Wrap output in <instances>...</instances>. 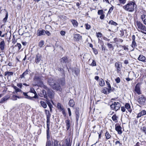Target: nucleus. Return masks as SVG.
I'll return each instance as SVG.
<instances>
[{
	"instance_id": "nucleus-17",
	"label": "nucleus",
	"mask_w": 146,
	"mask_h": 146,
	"mask_svg": "<svg viewBox=\"0 0 146 146\" xmlns=\"http://www.w3.org/2000/svg\"><path fill=\"white\" fill-rule=\"evenodd\" d=\"M145 115H146V111L143 110L138 114L137 117L138 118Z\"/></svg>"
},
{
	"instance_id": "nucleus-9",
	"label": "nucleus",
	"mask_w": 146,
	"mask_h": 146,
	"mask_svg": "<svg viewBox=\"0 0 146 146\" xmlns=\"http://www.w3.org/2000/svg\"><path fill=\"white\" fill-rule=\"evenodd\" d=\"M105 12L102 9L99 10L98 12V14L100 15V18H104L105 17Z\"/></svg>"
},
{
	"instance_id": "nucleus-52",
	"label": "nucleus",
	"mask_w": 146,
	"mask_h": 146,
	"mask_svg": "<svg viewBox=\"0 0 146 146\" xmlns=\"http://www.w3.org/2000/svg\"><path fill=\"white\" fill-rule=\"evenodd\" d=\"M111 118L114 121L117 120V117L116 115H114Z\"/></svg>"
},
{
	"instance_id": "nucleus-14",
	"label": "nucleus",
	"mask_w": 146,
	"mask_h": 146,
	"mask_svg": "<svg viewBox=\"0 0 146 146\" xmlns=\"http://www.w3.org/2000/svg\"><path fill=\"white\" fill-rule=\"evenodd\" d=\"M135 92L138 94H141L140 88L138 84H137L135 87Z\"/></svg>"
},
{
	"instance_id": "nucleus-50",
	"label": "nucleus",
	"mask_w": 146,
	"mask_h": 146,
	"mask_svg": "<svg viewBox=\"0 0 146 146\" xmlns=\"http://www.w3.org/2000/svg\"><path fill=\"white\" fill-rule=\"evenodd\" d=\"M47 103L48 106L50 108V110L51 111V110H52V105L51 104V103L49 102H47Z\"/></svg>"
},
{
	"instance_id": "nucleus-40",
	"label": "nucleus",
	"mask_w": 146,
	"mask_h": 146,
	"mask_svg": "<svg viewBox=\"0 0 146 146\" xmlns=\"http://www.w3.org/2000/svg\"><path fill=\"white\" fill-rule=\"evenodd\" d=\"M137 46V45L135 41H132V44H131L132 47L133 49H134Z\"/></svg>"
},
{
	"instance_id": "nucleus-58",
	"label": "nucleus",
	"mask_w": 146,
	"mask_h": 146,
	"mask_svg": "<svg viewBox=\"0 0 146 146\" xmlns=\"http://www.w3.org/2000/svg\"><path fill=\"white\" fill-rule=\"evenodd\" d=\"M30 92L33 93L34 94V93H36V92L33 88H31V89L30 91Z\"/></svg>"
},
{
	"instance_id": "nucleus-43",
	"label": "nucleus",
	"mask_w": 146,
	"mask_h": 146,
	"mask_svg": "<svg viewBox=\"0 0 146 146\" xmlns=\"http://www.w3.org/2000/svg\"><path fill=\"white\" fill-rule=\"evenodd\" d=\"M58 142L57 140H54V146H61L60 143L58 144Z\"/></svg>"
},
{
	"instance_id": "nucleus-48",
	"label": "nucleus",
	"mask_w": 146,
	"mask_h": 146,
	"mask_svg": "<svg viewBox=\"0 0 146 146\" xmlns=\"http://www.w3.org/2000/svg\"><path fill=\"white\" fill-rule=\"evenodd\" d=\"M122 48H123L124 50L128 51L129 50V49L128 48V45H123L122 46Z\"/></svg>"
},
{
	"instance_id": "nucleus-39",
	"label": "nucleus",
	"mask_w": 146,
	"mask_h": 146,
	"mask_svg": "<svg viewBox=\"0 0 146 146\" xmlns=\"http://www.w3.org/2000/svg\"><path fill=\"white\" fill-rule=\"evenodd\" d=\"M42 94L44 96V97L46 99H47L48 97L47 96V94L45 90H43L42 91Z\"/></svg>"
},
{
	"instance_id": "nucleus-61",
	"label": "nucleus",
	"mask_w": 146,
	"mask_h": 146,
	"mask_svg": "<svg viewBox=\"0 0 146 146\" xmlns=\"http://www.w3.org/2000/svg\"><path fill=\"white\" fill-rule=\"evenodd\" d=\"M57 107L58 109H59L62 106L61 104L59 103H58L57 105Z\"/></svg>"
},
{
	"instance_id": "nucleus-42",
	"label": "nucleus",
	"mask_w": 146,
	"mask_h": 146,
	"mask_svg": "<svg viewBox=\"0 0 146 146\" xmlns=\"http://www.w3.org/2000/svg\"><path fill=\"white\" fill-rule=\"evenodd\" d=\"M107 90L108 91V88L106 87L104 88L102 91V92L104 93V94H107Z\"/></svg>"
},
{
	"instance_id": "nucleus-45",
	"label": "nucleus",
	"mask_w": 146,
	"mask_h": 146,
	"mask_svg": "<svg viewBox=\"0 0 146 146\" xmlns=\"http://www.w3.org/2000/svg\"><path fill=\"white\" fill-rule=\"evenodd\" d=\"M109 23L115 26H116L117 25V24L116 22H114L112 20L110 21L109 22Z\"/></svg>"
},
{
	"instance_id": "nucleus-49",
	"label": "nucleus",
	"mask_w": 146,
	"mask_h": 146,
	"mask_svg": "<svg viewBox=\"0 0 146 146\" xmlns=\"http://www.w3.org/2000/svg\"><path fill=\"white\" fill-rule=\"evenodd\" d=\"M90 65L93 66H96V62L94 60H93L92 63L90 64Z\"/></svg>"
},
{
	"instance_id": "nucleus-44",
	"label": "nucleus",
	"mask_w": 146,
	"mask_h": 146,
	"mask_svg": "<svg viewBox=\"0 0 146 146\" xmlns=\"http://www.w3.org/2000/svg\"><path fill=\"white\" fill-rule=\"evenodd\" d=\"M50 130H46V136L47 140H49L50 138Z\"/></svg>"
},
{
	"instance_id": "nucleus-56",
	"label": "nucleus",
	"mask_w": 146,
	"mask_h": 146,
	"mask_svg": "<svg viewBox=\"0 0 146 146\" xmlns=\"http://www.w3.org/2000/svg\"><path fill=\"white\" fill-rule=\"evenodd\" d=\"M92 49L93 50L95 54H98V51L96 49L94 48H92Z\"/></svg>"
},
{
	"instance_id": "nucleus-35",
	"label": "nucleus",
	"mask_w": 146,
	"mask_h": 146,
	"mask_svg": "<svg viewBox=\"0 0 146 146\" xmlns=\"http://www.w3.org/2000/svg\"><path fill=\"white\" fill-rule=\"evenodd\" d=\"M53 143L50 140H47L46 143V146H52Z\"/></svg>"
},
{
	"instance_id": "nucleus-36",
	"label": "nucleus",
	"mask_w": 146,
	"mask_h": 146,
	"mask_svg": "<svg viewBox=\"0 0 146 146\" xmlns=\"http://www.w3.org/2000/svg\"><path fill=\"white\" fill-rule=\"evenodd\" d=\"M71 22L73 25L75 27H77L78 25V22L75 20L73 19L71 21Z\"/></svg>"
},
{
	"instance_id": "nucleus-51",
	"label": "nucleus",
	"mask_w": 146,
	"mask_h": 146,
	"mask_svg": "<svg viewBox=\"0 0 146 146\" xmlns=\"http://www.w3.org/2000/svg\"><path fill=\"white\" fill-rule=\"evenodd\" d=\"M86 29L87 30H89L90 29L91 27L90 25L88 23H86L85 25Z\"/></svg>"
},
{
	"instance_id": "nucleus-7",
	"label": "nucleus",
	"mask_w": 146,
	"mask_h": 146,
	"mask_svg": "<svg viewBox=\"0 0 146 146\" xmlns=\"http://www.w3.org/2000/svg\"><path fill=\"white\" fill-rule=\"evenodd\" d=\"M74 40L78 41H79L82 38V36L79 34H74L73 36Z\"/></svg>"
},
{
	"instance_id": "nucleus-29",
	"label": "nucleus",
	"mask_w": 146,
	"mask_h": 146,
	"mask_svg": "<svg viewBox=\"0 0 146 146\" xmlns=\"http://www.w3.org/2000/svg\"><path fill=\"white\" fill-rule=\"evenodd\" d=\"M27 93L26 92H23V94L25 96V98L28 100H32V98L27 95Z\"/></svg>"
},
{
	"instance_id": "nucleus-20",
	"label": "nucleus",
	"mask_w": 146,
	"mask_h": 146,
	"mask_svg": "<svg viewBox=\"0 0 146 146\" xmlns=\"http://www.w3.org/2000/svg\"><path fill=\"white\" fill-rule=\"evenodd\" d=\"M5 42L4 40H3L0 42V49L2 51L4 50L5 48Z\"/></svg>"
},
{
	"instance_id": "nucleus-10",
	"label": "nucleus",
	"mask_w": 146,
	"mask_h": 146,
	"mask_svg": "<svg viewBox=\"0 0 146 146\" xmlns=\"http://www.w3.org/2000/svg\"><path fill=\"white\" fill-rule=\"evenodd\" d=\"M114 42L116 43L117 44H119L120 43H122L123 40L119 38H113Z\"/></svg>"
},
{
	"instance_id": "nucleus-21",
	"label": "nucleus",
	"mask_w": 146,
	"mask_h": 146,
	"mask_svg": "<svg viewBox=\"0 0 146 146\" xmlns=\"http://www.w3.org/2000/svg\"><path fill=\"white\" fill-rule=\"evenodd\" d=\"M125 108L130 113H131L132 111V110L131 107L129 103H126L125 105Z\"/></svg>"
},
{
	"instance_id": "nucleus-25",
	"label": "nucleus",
	"mask_w": 146,
	"mask_h": 146,
	"mask_svg": "<svg viewBox=\"0 0 146 146\" xmlns=\"http://www.w3.org/2000/svg\"><path fill=\"white\" fill-rule=\"evenodd\" d=\"M45 111L46 115V119H50L51 114L50 113L49 111L47 110H45Z\"/></svg>"
},
{
	"instance_id": "nucleus-46",
	"label": "nucleus",
	"mask_w": 146,
	"mask_h": 146,
	"mask_svg": "<svg viewBox=\"0 0 146 146\" xmlns=\"http://www.w3.org/2000/svg\"><path fill=\"white\" fill-rule=\"evenodd\" d=\"M114 7L113 6H112L110 8L108 12V14H110L112 11L113 10V9Z\"/></svg>"
},
{
	"instance_id": "nucleus-62",
	"label": "nucleus",
	"mask_w": 146,
	"mask_h": 146,
	"mask_svg": "<svg viewBox=\"0 0 146 146\" xmlns=\"http://www.w3.org/2000/svg\"><path fill=\"white\" fill-rule=\"evenodd\" d=\"M57 107L58 109H59L62 106L61 104L59 103H58L57 105Z\"/></svg>"
},
{
	"instance_id": "nucleus-30",
	"label": "nucleus",
	"mask_w": 146,
	"mask_h": 146,
	"mask_svg": "<svg viewBox=\"0 0 146 146\" xmlns=\"http://www.w3.org/2000/svg\"><path fill=\"white\" fill-rule=\"evenodd\" d=\"M13 87L15 90V93H17V92H21L22 93V91L21 90V89H20L18 88L17 86H13Z\"/></svg>"
},
{
	"instance_id": "nucleus-41",
	"label": "nucleus",
	"mask_w": 146,
	"mask_h": 146,
	"mask_svg": "<svg viewBox=\"0 0 146 146\" xmlns=\"http://www.w3.org/2000/svg\"><path fill=\"white\" fill-rule=\"evenodd\" d=\"M106 83L107 85H108V93H109L110 92V91L111 90V86L110 84V83L108 81H106Z\"/></svg>"
},
{
	"instance_id": "nucleus-23",
	"label": "nucleus",
	"mask_w": 146,
	"mask_h": 146,
	"mask_svg": "<svg viewBox=\"0 0 146 146\" xmlns=\"http://www.w3.org/2000/svg\"><path fill=\"white\" fill-rule=\"evenodd\" d=\"M65 123L66 126L67 130H68L70 127V122L69 119H68L66 121Z\"/></svg>"
},
{
	"instance_id": "nucleus-63",
	"label": "nucleus",
	"mask_w": 146,
	"mask_h": 146,
	"mask_svg": "<svg viewBox=\"0 0 146 146\" xmlns=\"http://www.w3.org/2000/svg\"><path fill=\"white\" fill-rule=\"evenodd\" d=\"M121 110L123 112H125V107H124V106L121 107Z\"/></svg>"
},
{
	"instance_id": "nucleus-4",
	"label": "nucleus",
	"mask_w": 146,
	"mask_h": 146,
	"mask_svg": "<svg viewBox=\"0 0 146 146\" xmlns=\"http://www.w3.org/2000/svg\"><path fill=\"white\" fill-rule=\"evenodd\" d=\"M121 105L120 103L114 102L110 105V107L112 110H115L116 111L120 109Z\"/></svg>"
},
{
	"instance_id": "nucleus-60",
	"label": "nucleus",
	"mask_w": 146,
	"mask_h": 146,
	"mask_svg": "<svg viewBox=\"0 0 146 146\" xmlns=\"http://www.w3.org/2000/svg\"><path fill=\"white\" fill-rule=\"evenodd\" d=\"M17 86L20 88H22L23 86L22 84L21 83H19L17 84Z\"/></svg>"
},
{
	"instance_id": "nucleus-15",
	"label": "nucleus",
	"mask_w": 146,
	"mask_h": 146,
	"mask_svg": "<svg viewBox=\"0 0 146 146\" xmlns=\"http://www.w3.org/2000/svg\"><path fill=\"white\" fill-rule=\"evenodd\" d=\"M33 79L34 81L37 83H38L40 80V76L37 74L35 75Z\"/></svg>"
},
{
	"instance_id": "nucleus-16",
	"label": "nucleus",
	"mask_w": 146,
	"mask_h": 146,
	"mask_svg": "<svg viewBox=\"0 0 146 146\" xmlns=\"http://www.w3.org/2000/svg\"><path fill=\"white\" fill-rule=\"evenodd\" d=\"M121 127L120 125H118L115 127V130L117 131L118 134H121L122 132L121 130Z\"/></svg>"
},
{
	"instance_id": "nucleus-2",
	"label": "nucleus",
	"mask_w": 146,
	"mask_h": 146,
	"mask_svg": "<svg viewBox=\"0 0 146 146\" xmlns=\"http://www.w3.org/2000/svg\"><path fill=\"white\" fill-rule=\"evenodd\" d=\"M137 5L135 1H130L125 5L124 6L123 8L126 11L129 12H132L134 11L135 7Z\"/></svg>"
},
{
	"instance_id": "nucleus-54",
	"label": "nucleus",
	"mask_w": 146,
	"mask_h": 146,
	"mask_svg": "<svg viewBox=\"0 0 146 146\" xmlns=\"http://www.w3.org/2000/svg\"><path fill=\"white\" fill-rule=\"evenodd\" d=\"M120 3L122 4H124L126 2L127 0H118Z\"/></svg>"
},
{
	"instance_id": "nucleus-34",
	"label": "nucleus",
	"mask_w": 146,
	"mask_h": 146,
	"mask_svg": "<svg viewBox=\"0 0 146 146\" xmlns=\"http://www.w3.org/2000/svg\"><path fill=\"white\" fill-rule=\"evenodd\" d=\"M50 119H46V125L47 129L46 130H50Z\"/></svg>"
},
{
	"instance_id": "nucleus-27",
	"label": "nucleus",
	"mask_w": 146,
	"mask_h": 146,
	"mask_svg": "<svg viewBox=\"0 0 146 146\" xmlns=\"http://www.w3.org/2000/svg\"><path fill=\"white\" fill-rule=\"evenodd\" d=\"M14 72H11L6 71L5 72L4 75L5 76H7L8 77L13 76Z\"/></svg>"
},
{
	"instance_id": "nucleus-28",
	"label": "nucleus",
	"mask_w": 146,
	"mask_h": 146,
	"mask_svg": "<svg viewBox=\"0 0 146 146\" xmlns=\"http://www.w3.org/2000/svg\"><path fill=\"white\" fill-rule=\"evenodd\" d=\"M17 98L20 99L21 98V97L15 95H13L11 98L13 100L15 101L17 100Z\"/></svg>"
},
{
	"instance_id": "nucleus-22",
	"label": "nucleus",
	"mask_w": 146,
	"mask_h": 146,
	"mask_svg": "<svg viewBox=\"0 0 146 146\" xmlns=\"http://www.w3.org/2000/svg\"><path fill=\"white\" fill-rule=\"evenodd\" d=\"M145 57L142 55H140L138 58L139 60L143 62H145Z\"/></svg>"
},
{
	"instance_id": "nucleus-38",
	"label": "nucleus",
	"mask_w": 146,
	"mask_h": 146,
	"mask_svg": "<svg viewBox=\"0 0 146 146\" xmlns=\"http://www.w3.org/2000/svg\"><path fill=\"white\" fill-rule=\"evenodd\" d=\"M44 44V41L43 40H41L39 42L38 45L41 48L42 46Z\"/></svg>"
},
{
	"instance_id": "nucleus-53",
	"label": "nucleus",
	"mask_w": 146,
	"mask_h": 146,
	"mask_svg": "<svg viewBox=\"0 0 146 146\" xmlns=\"http://www.w3.org/2000/svg\"><path fill=\"white\" fill-rule=\"evenodd\" d=\"M34 96L32 97V100L34 101V98H38V96L37 95L36 92L35 93H34Z\"/></svg>"
},
{
	"instance_id": "nucleus-11",
	"label": "nucleus",
	"mask_w": 146,
	"mask_h": 146,
	"mask_svg": "<svg viewBox=\"0 0 146 146\" xmlns=\"http://www.w3.org/2000/svg\"><path fill=\"white\" fill-rule=\"evenodd\" d=\"M47 95H48V97L50 98L51 99H52L54 97V92L52 90L50 89L47 91Z\"/></svg>"
},
{
	"instance_id": "nucleus-1",
	"label": "nucleus",
	"mask_w": 146,
	"mask_h": 146,
	"mask_svg": "<svg viewBox=\"0 0 146 146\" xmlns=\"http://www.w3.org/2000/svg\"><path fill=\"white\" fill-rule=\"evenodd\" d=\"M48 84L54 90L56 91L61 92L62 89L60 84L56 83V81L53 78H48Z\"/></svg>"
},
{
	"instance_id": "nucleus-8",
	"label": "nucleus",
	"mask_w": 146,
	"mask_h": 146,
	"mask_svg": "<svg viewBox=\"0 0 146 146\" xmlns=\"http://www.w3.org/2000/svg\"><path fill=\"white\" fill-rule=\"evenodd\" d=\"M46 31L44 30L38 29L37 31L36 35L38 36H40L45 34Z\"/></svg>"
},
{
	"instance_id": "nucleus-32",
	"label": "nucleus",
	"mask_w": 146,
	"mask_h": 146,
	"mask_svg": "<svg viewBox=\"0 0 146 146\" xmlns=\"http://www.w3.org/2000/svg\"><path fill=\"white\" fill-rule=\"evenodd\" d=\"M99 84L101 86H103L105 85V82L103 79L101 78L100 80Z\"/></svg>"
},
{
	"instance_id": "nucleus-13",
	"label": "nucleus",
	"mask_w": 146,
	"mask_h": 146,
	"mask_svg": "<svg viewBox=\"0 0 146 146\" xmlns=\"http://www.w3.org/2000/svg\"><path fill=\"white\" fill-rule=\"evenodd\" d=\"M10 97L9 95H8L5 96L3 98H1L0 100V102L1 103H3L4 102L7 100Z\"/></svg>"
},
{
	"instance_id": "nucleus-12",
	"label": "nucleus",
	"mask_w": 146,
	"mask_h": 146,
	"mask_svg": "<svg viewBox=\"0 0 146 146\" xmlns=\"http://www.w3.org/2000/svg\"><path fill=\"white\" fill-rule=\"evenodd\" d=\"M70 69L74 73L76 76H78L80 72V70L77 68H70Z\"/></svg>"
},
{
	"instance_id": "nucleus-26",
	"label": "nucleus",
	"mask_w": 146,
	"mask_h": 146,
	"mask_svg": "<svg viewBox=\"0 0 146 146\" xmlns=\"http://www.w3.org/2000/svg\"><path fill=\"white\" fill-rule=\"evenodd\" d=\"M61 62L63 63H66L68 62L67 58L66 57H64L60 59Z\"/></svg>"
},
{
	"instance_id": "nucleus-6",
	"label": "nucleus",
	"mask_w": 146,
	"mask_h": 146,
	"mask_svg": "<svg viewBox=\"0 0 146 146\" xmlns=\"http://www.w3.org/2000/svg\"><path fill=\"white\" fill-rule=\"evenodd\" d=\"M41 58L42 56L39 53L37 54L35 58V62L37 64H39L41 60Z\"/></svg>"
},
{
	"instance_id": "nucleus-24",
	"label": "nucleus",
	"mask_w": 146,
	"mask_h": 146,
	"mask_svg": "<svg viewBox=\"0 0 146 146\" xmlns=\"http://www.w3.org/2000/svg\"><path fill=\"white\" fill-rule=\"evenodd\" d=\"M120 65L118 62H116L115 64V66L117 68V72L118 73L119 72L121 71V67L119 66Z\"/></svg>"
},
{
	"instance_id": "nucleus-19",
	"label": "nucleus",
	"mask_w": 146,
	"mask_h": 146,
	"mask_svg": "<svg viewBox=\"0 0 146 146\" xmlns=\"http://www.w3.org/2000/svg\"><path fill=\"white\" fill-rule=\"evenodd\" d=\"M140 13L141 14V18H146V11L142 9Z\"/></svg>"
},
{
	"instance_id": "nucleus-18",
	"label": "nucleus",
	"mask_w": 146,
	"mask_h": 146,
	"mask_svg": "<svg viewBox=\"0 0 146 146\" xmlns=\"http://www.w3.org/2000/svg\"><path fill=\"white\" fill-rule=\"evenodd\" d=\"M29 70L28 69H27L26 71L22 74L20 76V78L21 79L25 78V76L29 74Z\"/></svg>"
},
{
	"instance_id": "nucleus-33",
	"label": "nucleus",
	"mask_w": 146,
	"mask_h": 146,
	"mask_svg": "<svg viewBox=\"0 0 146 146\" xmlns=\"http://www.w3.org/2000/svg\"><path fill=\"white\" fill-rule=\"evenodd\" d=\"M40 103L42 107L44 108H46L47 105L45 102L41 101L40 102Z\"/></svg>"
},
{
	"instance_id": "nucleus-59",
	"label": "nucleus",
	"mask_w": 146,
	"mask_h": 146,
	"mask_svg": "<svg viewBox=\"0 0 146 146\" xmlns=\"http://www.w3.org/2000/svg\"><path fill=\"white\" fill-rule=\"evenodd\" d=\"M115 145H117V144H118L119 145V146H121L122 145V144L119 141H116V142L115 143Z\"/></svg>"
},
{
	"instance_id": "nucleus-64",
	"label": "nucleus",
	"mask_w": 146,
	"mask_h": 146,
	"mask_svg": "<svg viewBox=\"0 0 146 146\" xmlns=\"http://www.w3.org/2000/svg\"><path fill=\"white\" fill-rule=\"evenodd\" d=\"M142 130L146 134V127L145 126L143 127Z\"/></svg>"
},
{
	"instance_id": "nucleus-3",
	"label": "nucleus",
	"mask_w": 146,
	"mask_h": 146,
	"mask_svg": "<svg viewBox=\"0 0 146 146\" xmlns=\"http://www.w3.org/2000/svg\"><path fill=\"white\" fill-rule=\"evenodd\" d=\"M136 25L138 29L140 31V32L144 34L146 32V27L140 21H136Z\"/></svg>"
},
{
	"instance_id": "nucleus-47",
	"label": "nucleus",
	"mask_w": 146,
	"mask_h": 146,
	"mask_svg": "<svg viewBox=\"0 0 146 146\" xmlns=\"http://www.w3.org/2000/svg\"><path fill=\"white\" fill-rule=\"evenodd\" d=\"M58 84H60L62 86H64L65 84L64 80L63 79L61 80Z\"/></svg>"
},
{
	"instance_id": "nucleus-5",
	"label": "nucleus",
	"mask_w": 146,
	"mask_h": 146,
	"mask_svg": "<svg viewBox=\"0 0 146 146\" xmlns=\"http://www.w3.org/2000/svg\"><path fill=\"white\" fill-rule=\"evenodd\" d=\"M138 101L139 104L143 105L146 104V98L143 96H140L138 100Z\"/></svg>"
},
{
	"instance_id": "nucleus-57",
	"label": "nucleus",
	"mask_w": 146,
	"mask_h": 146,
	"mask_svg": "<svg viewBox=\"0 0 146 146\" xmlns=\"http://www.w3.org/2000/svg\"><path fill=\"white\" fill-rule=\"evenodd\" d=\"M115 81L117 83H119L120 82V79L119 77H117L115 79Z\"/></svg>"
},
{
	"instance_id": "nucleus-31",
	"label": "nucleus",
	"mask_w": 146,
	"mask_h": 146,
	"mask_svg": "<svg viewBox=\"0 0 146 146\" xmlns=\"http://www.w3.org/2000/svg\"><path fill=\"white\" fill-rule=\"evenodd\" d=\"M68 104L70 106L73 107L74 105V102L73 100H70L69 101Z\"/></svg>"
},
{
	"instance_id": "nucleus-55",
	"label": "nucleus",
	"mask_w": 146,
	"mask_h": 146,
	"mask_svg": "<svg viewBox=\"0 0 146 146\" xmlns=\"http://www.w3.org/2000/svg\"><path fill=\"white\" fill-rule=\"evenodd\" d=\"M102 34L100 32L96 33V36L98 38H100L102 37Z\"/></svg>"
},
{
	"instance_id": "nucleus-37",
	"label": "nucleus",
	"mask_w": 146,
	"mask_h": 146,
	"mask_svg": "<svg viewBox=\"0 0 146 146\" xmlns=\"http://www.w3.org/2000/svg\"><path fill=\"white\" fill-rule=\"evenodd\" d=\"M105 135L106 139H108L110 138L111 137V135L108 131H107L106 132Z\"/></svg>"
}]
</instances>
